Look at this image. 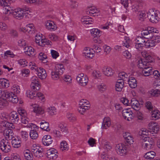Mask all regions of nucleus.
Returning <instances> with one entry per match:
<instances>
[{"label":"nucleus","mask_w":160,"mask_h":160,"mask_svg":"<svg viewBox=\"0 0 160 160\" xmlns=\"http://www.w3.org/2000/svg\"><path fill=\"white\" fill-rule=\"evenodd\" d=\"M141 54L144 58L139 60L138 64L141 63V62L142 61L143 62L142 64H144V65H151V63H152L154 59L150 54L145 50L142 51Z\"/></svg>","instance_id":"nucleus-1"},{"label":"nucleus","mask_w":160,"mask_h":160,"mask_svg":"<svg viewBox=\"0 0 160 160\" xmlns=\"http://www.w3.org/2000/svg\"><path fill=\"white\" fill-rule=\"evenodd\" d=\"M159 12L155 9H149L147 12V16L150 21L152 23H157L159 19Z\"/></svg>","instance_id":"nucleus-2"},{"label":"nucleus","mask_w":160,"mask_h":160,"mask_svg":"<svg viewBox=\"0 0 160 160\" xmlns=\"http://www.w3.org/2000/svg\"><path fill=\"white\" fill-rule=\"evenodd\" d=\"M141 63L138 64V67L139 68L143 69L142 73L144 76H149L151 75L152 72V65H144L142 64L143 62H141Z\"/></svg>","instance_id":"nucleus-3"},{"label":"nucleus","mask_w":160,"mask_h":160,"mask_svg":"<svg viewBox=\"0 0 160 160\" xmlns=\"http://www.w3.org/2000/svg\"><path fill=\"white\" fill-rule=\"evenodd\" d=\"M115 149L117 153L121 156L125 155L128 152V146L123 143L116 145Z\"/></svg>","instance_id":"nucleus-4"},{"label":"nucleus","mask_w":160,"mask_h":160,"mask_svg":"<svg viewBox=\"0 0 160 160\" xmlns=\"http://www.w3.org/2000/svg\"><path fill=\"white\" fill-rule=\"evenodd\" d=\"M35 91L28 90L26 92L27 96L31 99L42 100L44 98L43 94L41 92H35Z\"/></svg>","instance_id":"nucleus-5"},{"label":"nucleus","mask_w":160,"mask_h":160,"mask_svg":"<svg viewBox=\"0 0 160 160\" xmlns=\"http://www.w3.org/2000/svg\"><path fill=\"white\" fill-rule=\"evenodd\" d=\"M5 9L6 10L7 13L9 12L10 13H12L14 17L17 19H20L23 17L25 13L24 11L20 8L15 9L12 12H11L10 10L8 8H5Z\"/></svg>","instance_id":"nucleus-6"},{"label":"nucleus","mask_w":160,"mask_h":160,"mask_svg":"<svg viewBox=\"0 0 160 160\" xmlns=\"http://www.w3.org/2000/svg\"><path fill=\"white\" fill-rule=\"evenodd\" d=\"M0 148L2 152L8 153L10 151L11 147L8 141L3 139L0 142Z\"/></svg>","instance_id":"nucleus-7"},{"label":"nucleus","mask_w":160,"mask_h":160,"mask_svg":"<svg viewBox=\"0 0 160 160\" xmlns=\"http://www.w3.org/2000/svg\"><path fill=\"white\" fill-rule=\"evenodd\" d=\"M76 80L81 85L85 86L88 82V78L84 76L83 73H81L78 75L76 78Z\"/></svg>","instance_id":"nucleus-8"},{"label":"nucleus","mask_w":160,"mask_h":160,"mask_svg":"<svg viewBox=\"0 0 160 160\" xmlns=\"http://www.w3.org/2000/svg\"><path fill=\"white\" fill-rule=\"evenodd\" d=\"M145 141L142 144V147L146 150H149L152 149L154 145V142L153 140L148 138L145 137L144 138Z\"/></svg>","instance_id":"nucleus-9"},{"label":"nucleus","mask_w":160,"mask_h":160,"mask_svg":"<svg viewBox=\"0 0 160 160\" xmlns=\"http://www.w3.org/2000/svg\"><path fill=\"white\" fill-rule=\"evenodd\" d=\"M47 157L50 159H56L58 156V153L56 150L54 148L50 149L47 151Z\"/></svg>","instance_id":"nucleus-10"},{"label":"nucleus","mask_w":160,"mask_h":160,"mask_svg":"<svg viewBox=\"0 0 160 160\" xmlns=\"http://www.w3.org/2000/svg\"><path fill=\"white\" fill-rule=\"evenodd\" d=\"M20 115L16 112H12L9 115V119L12 122L17 123L19 120Z\"/></svg>","instance_id":"nucleus-11"},{"label":"nucleus","mask_w":160,"mask_h":160,"mask_svg":"<svg viewBox=\"0 0 160 160\" xmlns=\"http://www.w3.org/2000/svg\"><path fill=\"white\" fill-rule=\"evenodd\" d=\"M132 112L129 110L125 109L122 111V115L124 118L128 121H130L133 118Z\"/></svg>","instance_id":"nucleus-12"},{"label":"nucleus","mask_w":160,"mask_h":160,"mask_svg":"<svg viewBox=\"0 0 160 160\" xmlns=\"http://www.w3.org/2000/svg\"><path fill=\"white\" fill-rule=\"evenodd\" d=\"M99 11L98 10L93 6L89 7L86 10L87 14L93 16L99 15Z\"/></svg>","instance_id":"nucleus-13"},{"label":"nucleus","mask_w":160,"mask_h":160,"mask_svg":"<svg viewBox=\"0 0 160 160\" xmlns=\"http://www.w3.org/2000/svg\"><path fill=\"white\" fill-rule=\"evenodd\" d=\"M33 107V112L37 115L42 114L44 112V109L37 104L32 105Z\"/></svg>","instance_id":"nucleus-14"},{"label":"nucleus","mask_w":160,"mask_h":160,"mask_svg":"<svg viewBox=\"0 0 160 160\" xmlns=\"http://www.w3.org/2000/svg\"><path fill=\"white\" fill-rule=\"evenodd\" d=\"M36 43L40 46L43 47L46 43L47 40L42 38V37L40 34H37L35 37Z\"/></svg>","instance_id":"nucleus-15"},{"label":"nucleus","mask_w":160,"mask_h":160,"mask_svg":"<svg viewBox=\"0 0 160 160\" xmlns=\"http://www.w3.org/2000/svg\"><path fill=\"white\" fill-rule=\"evenodd\" d=\"M149 128L151 130V132L156 133L159 130V126L157 123L153 122H151L148 124Z\"/></svg>","instance_id":"nucleus-16"},{"label":"nucleus","mask_w":160,"mask_h":160,"mask_svg":"<svg viewBox=\"0 0 160 160\" xmlns=\"http://www.w3.org/2000/svg\"><path fill=\"white\" fill-rule=\"evenodd\" d=\"M7 96L6 99L13 103H17L18 102V98L17 96L12 92H8L7 94Z\"/></svg>","instance_id":"nucleus-17"},{"label":"nucleus","mask_w":160,"mask_h":160,"mask_svg":"<svg viewBox=\"0 0 160 160\" xmlns=\"http://www.w3.org/2000/svg\"><path fill=\"white\" fill-rule=\"evenodd\" d=\"M52 139L50 135H45L42 139V143L45 146L49 145L52 144Z\"/></svg>","instance_id":"nucleus-18"},{"label":"nucleus","mask_w":160,"mask_h":160,"mask_svg":"<svg viewBox=\"0 0 160 160\" xmlns=\"http://www.w3.org/2000/svg\"><path fill=\"white\" fill-rule=\"evenodd\" d=\"M111 124V121L110 118L108 117H105L103 119L101 128L102 129H107L110 127Z\"/></svg>","instance_id":"nucleus-19"},{"label":"nucleus","mask_w":160,"mask_h":160,"mask_svg":"<svg viewBox=\"0 0 160 160\" xmlns=\"http://www.w3.org/2000/svg\"><path fill=\"white\" fill-rule=\"evenodd\" d=\"M3 135L5 137L6 140H11L12 139L13 137L12 130L10 129L7 128L4 129L3 131Z\"/></svg>","instance_id":"nucleus-20"},{"label":"nucleus","mask_w":160,"mask_h":160,"mask_svg":"<svg viewBox=\"0 0 160 160\" xmlns=\"http://www.w3.org/2000/svg\"><path fill=\"white\" fill-rule=\"evenodd\" d=\"M85 57L87 58H92L94 56L93 49H90L89 48H85L83 52Z\"/></svg>","instance_id":"nucleus-21"},{"label":"nucleus","mask_w":160,"mask_h":160,"mask_svg":"<svg viewBox=\"0 0 160 160\" xmlns=\"http://www.w3.org/2000/svg\"><path fill=\"white\" fill-rule=\"evenodd\" d=\"M37 71L38 72V75L40 78L41 79L46 78L47 76V74L45 69L42 68L40 67L38 68Z\"/></svg>","instance_id":"nucleus-22"},{"label":"nucleus","mask_w":160,"mask_h":160,"mask_svg":"<svg viewBox=\"0 0 160 160\" xmlns=\"http://www.w3.org/2000/svg\"><path fill=\"white\" fill-rule=\"evenodd\" d=\"M130 104L132 108L136 111H138L140 108V104L139 102L134 98L131 99Z\"/></svg>","instance_id":"nucleus-23"},{"label":"nucleus","mask_w":160,"mask_h":160,"mask_svg":"<svg viewBox=\"0 0 160 160\" xmlns=\"http://www.w3.org/2000/svg\"><path fill=\"white\" fill-rule=\"evenodd\" d=\"M25 53L29 56H34L35 53L34 49L32 47L27 46L24 48Z\"/></svg>","instance_id":"nucleus-24"},{"label":"nucleus","mask_w":160,"mask_h":160,"mask_svg":"<svg viewBox=\"0 0 160 160\" xmlns=\"http://www.w3.org/2000/svg\"><path fill=\"white\" fill-rule=\"evenodd\" d=\"M123 135L125 140L128 143L130 144L133 143L134 142L133 138L132 136L130 133L126 132H124Z\"/></svg>","instance_id":"nucleus-25"},{"label":"nucleus","mask_w":160,"mask_h":160,"mask_svg":"<svg viewBox=\"0 0 160 160\" xmlns=\"http://www.w3.org/2000/svg\"><path fill=\"white\" fill-rule=\"evenodd\" d=\"M45 25L46 28L51 31H54L57 29L56 25L52 21H47Z\"/></svg>","instance_id":"nucleus-26"},{"label":"nucleus","mask_w":160,"mask_h":160,"mask_svg":"<svg viewBox=\"0 0 160 160\" xmlns=\"http://www.w3.org/2000/svg\"><path fill=\"white\" fill-rule=\"evenodd\" d=\"M128 82L129 86L132 88H135L137 86V81L133 77H129Z\"/></svg>","instance_id":"nucleus-27"},{"label":"nucleus","mask_w":160,"mask_h":160,"mask_svg":"<svg viewBox=\"0 0 160 160\" xmlns=\"http://www.w3.org/2000/svg\"><path fill=\"white\" fill-rule=\"evenodd\" d=\"M11 139L12 140V144L13 147L18 148L21 146V141L18 138H15L13 137L12 139Z\"/></svg>","instance_id":"nucleus-28"},{"label":"nucleus","mask_w":160,"mask_h":160,"mask_svg":"<svg viewBox=\"0 0 160 160\" xmlns=\"http://www.w3.org/2000/svg\"><path fill=\"white\" fill-rule=\"evenodd\" d=\"M9 81L4 78L0 79V86L2 88H7L9 87Z\"/></svg>","instance_id":"nucleus-29"},{"label":"nucleus","mask_w":160,"mask_h":160,"mask_svg":"<svg viewBox=\"0 0 160 160\" xmlns=\"http://www.w3.org/2000/svg\"><path fill=\"white\" fill-rule=\"evenodd\" d=\"M25 159L26 160H32L33 156L30 151L27 149L24 150L23 152Z\"/></svg>","instance_id":"nucleus-30"},{"label":"nucleus","mask_w":160,"mask_h":160,"mask_svg":"<svg viewBox=\"0 0 160 160\" xmlns=\"http://www.w3.org/2000/svg\"><path fill=\"white\" fill-rule=\"evenodd\" d=\"M55 70L60 75H62L65 70L63 65L62 64H58L56 65Z\"/></svg>","instance_id":"nucleus-31"},{"label":"nucleus","mask_w":160,"mask_h":160,"mask_svg":"<svg viewBox=\"0 0 160 160\" xmlns=\"http://www.w3.org/2000/svg\"><path fill=\"white\" fill-rule=\"evenodd\" d=\"M49 123L45 121H42L40 122V128L44 131H49L50 129L49 127Z\"/></svg>","instance_id":"nucleus-32"},{"label":"nucleus","mask_w":160,"mask_h":160,"mask_svg":"<svg viewBox=\"0 0 160 160\" xmlns=\"http://www.w3.org/2000/svg\"><path fill=\"white\" fill-rule=\"evenodd\" d=\"M103 72L105 75L108 77L112 75L113 73L112 69L109 67H104L103 69Z\"/></svg>","instance_id":"nucleus-33"},{"label":"nucleus","mask_w":160,"mask_h":160,"mask_svg":"<svg viewBox=\"0 0 160 160\" xmlns=\"http://www.w3.org/2000/svg\"><path fill=\"white\" fill-rule=\"evenodd\" d=\"M91 35L93 37H99L100 35V31L97 28H93L90 30Z\"/></svg>","instance_id":"nucleus-34"},{"label":"nucleus","mask_w":160,"mask_h":160,"mask_svg":"<svg viewBox=\"0 0 160 160\" xmlns=\"http://www.w3.org/2000/svg\"><path fill=\"white\" fill-rule=\"evenodd\" d=\"M151 112V117L152 119L157 120L160 118V112L158 110H153Z\"/></svg>","instance_id":"nucleus-35"},{"label":"nucleus","mask_w":160,"mask_h":160,"mask_svg":"<svg viewBox=\"0 0 160 160\" xmlns=\"http://www.w3.org/2000/svg\"><path fill=\"white\" fill-rule=\"evenodd\" d=\"M51 75L52 78L53 80H57L59 78L61 75L59 74L58 72L54 70L51 72Z\"/></svg>","instance_id":"nucleus-36"},{"label":"nucleus","mask_w":160,"mask_h":160,"mask_svg":"<svg viewBox=\"0 0 160 160\" xmlns=\"http://www.w3.org/2000/svg\"><path fill=\"white\" fill-rule=\"evenodd\" d=\"M124 85V82L123 81H117L115 85L116 89L117 91L120 92L122 91Z\"/></svg>","instance_id":"nucleus-37"},{"label":"nucleus","mask_w":160,"mask_h":160,"mask_svg":"<svg viewBox=\"0 0 160 160\" xmlns=\"http://www.w3.org/2000/svg\"><path fill=\"white\" fill-rule=\"evenodd\" d=\"M47 112L48 114L51 116L56 114L57 113L56 109L54 106H50L47 109Z\"/></svg>","instance_id":"nucleus-38"},{"label":"nucleus","mask_w":160,"mask_h":160,"mask_svg":"<svg viewBox=\"0 0 160 160\" xmlns=\"http://www.w3.org/2000/svg\"><path fill=\"white\" fill-rule=\"evenodd\" d=\"M155 155V153L152 151L147 152L144 155V157L147 159H153Z\"/></svg>","instance_id":"nucleus-39"},{"label":"nucleus","mask_w":160,"mask_h":160,"mask_svg":"<svg viewBox=\"0 0 160 160\" xmlns=\"http://www.w3.org/2000/svg\"><path fill=\"white\" fill-rule=\"evenodd\" d=\"M154 32L152 28L148 27L147 30H143L141 32V34L142 36L147 35Z\"/></svg>","instance_id":"nucleus-40"},{"label":"nucleus","mask_w":160,"mask_h":160,"mask_svg":"<svg viewBox=\"0 0 160 160\" xmlns=\"http://www.w3.org/2000/svg\"><path fill=\"white\" fill-rule=\"evenodd\" d=\"M30 86L32 89L36 92L37 91L40 89L41 86L39 82H35L34 83H31Z\"/></svg>","instance_id":"nucleus-41"},{"label":"nucleus","mask_w":160,"mask_h":160,"mask_svg":"<svg viewBox=\"0 0 160 160\" xmlns=\"http://www.w3.org/2000/svg\"><path fill=\"white\" fill-rule=\"evenodd\" d=\"M38 131L35 130H31L29 133L30 137L33 139H36L38 136Z\"/></svg>","instance_id":"nucleus-42"},{"label":"nucleus","mask_w":160,"mask_h":160,"mask_svg":"<svg viewBox=\"0 0 160 160\" xmlns=\"http://www.w3.org/2000/svg\"><path fill=\"white\" fill-rule=\"evenodd\" d=\"M58 127L60 129L61 131L65 133L68 132V129L66 124L63 122H60L58 125Z\"/></svg>","instance_id":"nucleus-43"},{"label":"nucleus","mask_w":160,"mask_h":160,"mask_svg":"<svg viewBox=\"0 0 160 160\" xmlns=\"http://www.w3.org/2000/svg\"><path fill=\"white\" fill-rule=\"evenodd\" d=\"M66 117L68 120L70 122H73L76 120V117L73 114L68 112L67 113Z\"/></svg>","instance_id":"nucleus-44"},{"label":"nucleus","mask_w":160,"mask_h":160,"mask_svg":"<svg viewBox=\"0 0 160 160\" xmlns=\"http://www.w3.org/2000/svg\"><path fill=\"white\" fill-rule=\"evenodd\" d=\"M90 105H88V106H80L79 108L78 109V112L82 114H83L87 110H88L90 108Z\"/></svg>","instance_id":"nucleus-45"},{"label":"nucleus","mask_w":160,"mask_h":160,"mask_svg":"<svg viewBox=\"0 0 160 160\" xmlns=\"http://www.w3.org/2000/svg\"><path fill=\"white\" fill-rule=\"evenodd\" d=\"M9 92H7L6 91L3 90L2 88H0V98L3 99H6L7 94Z\"/></svg>","instance_id":"nucleus-46"},{"label":"nucleus","mask_w":160,"mask_h":160,"mask_svg":"<svg viewBox=\"0 0 160 160\" xmlns=\"http://www.w3.org/2000/svg\"><path fill=\"white\" fill-rule=\"evenodd\" d=\"M119 76L120 77V78H121L122 80H123L122 81H126L127 80L128 81V79L129 78V77H130L129 76H128L127 74L124 72L120 73L119 74Z\"/></svg>","instance_id":"nucleus-47"},{"label":"nucleus","mask_w":160,"mask_h":160,"mask_svg":"<svg viewBox=\"0 0 160 160\" xmlns=\"http://www.w3.org/2000/svg\"><path fill=\"white\" fill-rule=\"evenodd\" d=\"M60 148L62 151L67 150L69 147L67 142L64 141H62L60 144Z\"/></svg>","instance_id":"nucleus-48"},{"label":"nucleus","mask_w":160,"mask_h":160,"mask_svg":"<svg viewBox=\"0 0 160 160\" xmlns=\"http://www.w3.org/2000/svg\"><path fill=\"white\" fill-rule=\"evenodd\" d=\"M47 57V55L43 52L40 53L38 56L39 59L41 60L43 63H45L47 61L46 59Z\"/></svg>","instance_id":"nucleus-49"},{"label":"nucleus","mask_w":160,"mask_h":160,"mask_svg":"<svg viewBox=\"0 0 160 160\" xmlns=\"http://www.w3.org/2000/svg\"><path fill=\"white\" fill-rule=\"evenodd\" d=\"M12 90L14 94L16 95V94L19 93L20 91V87L16 85H14L12 88Z\"/></svg>","instance_id":"nucleus-50"},{"label":"nucleus","mask_w":160,"mask_h":160,"mask_svg":"<svg viewBox=\"0 0 160 160\" xmlns=\"http://www.w3.org/2000/svg\"><path fill=\"white\" fill-rule=\"evenodd\" d=\"M145 107L149 111H152L153 110V105L152 102L149 101H147L145 103Z\"/></svg>","instance_id":"nucleus-51"},{"label":"nucleus","mask_w":160,"mask_h":160,"mask_svg":"<svg viewBox=\"0 0 160 160\" xmlns=\"http://www.w3.org/2000/svg\"><path fill=\"white\" fill-rule=\"evenodd\" d=\"M42 149H39L36 151V152L33 153L34 155L37 157L39 158L43 156V153Z\"/></svg>","instance_id":"nucleus-52"},{"label":"nucleus","mask_w":160,"mask_h":160,"mask_svg":"<svg viewBox=\"0 0 160 160\" xmlns=\"http://www.w3.org/2000/svg\"><path fill=\"white\" fill-rule=\"evenodd\" d=\"M20 133L21 137L23 140L27 141L29 137L28 133L26 131H22Z\"/></svg>","instance_id":"nucleus-53"},{"label":"nucleus","mask_w":160,"mask_h":160,"mask_svg":"<svg viewBox=\"0 0 160 160\" xmlns=\"http://www.w3.org/2000/svg\"><path fill=\"white\" fill-rule=\"evenodd\" d=\"M98 88L99 91L101 92H105L107 89L106 85L103 83L98 85Z\"/></svg>","instance_id":"nucleus-54"},{"label":"nucleus","mask_w":160,"mask_h":160,"mask_svg":"<svg viewBox=\"0 0 160 160\" xmlns=\"http://www.w3.org/2000/svg\"><path fill=\"white\" fill-rule=\"evenodd\" d=\"M135 42L144 45V43L145 42V39L144 37H138L135 40Z\"/></svg>","instance_id":"nucleus-55"},{"label":"nucleus","mask_w":160,"mask_h":160,"mask_svg":"<svg viewBox=\"0 0 160 160\" xmlns=\"http://www.w3.org/2000/svg\"><path fill=\"white\" fill-rule=\"evenodd\" d=\"M48 38L51 40L56 41L58 40V37L54 33H50L48 35Z\"/></svg>","instance_id":"nucleus-56"},{"label":"nucleus","mask_w":160,"mask_h":160,"mask_svg":"<svg viewBox=\"0 0 160 160\" xmlns=\"http://www.w3.org/2000/svg\"><path fill=\"white\" fill-rule=\"evenodd\" d=\"M21 122L25 125V126H26L27 125H28L29 124V119L28 118L27 116H24L22 117H21Z\"/></svg>","instance_id":"nucleus-57"},{"label":"nucleus","mask_w":160,"mask_h":160,"mask_svg":"<svg viewBox=\"0 0 160 160\" xmlns=\"http://www.w3.org/2000/svg\"><path fill=\"white\" fill-rule=\"evenodd\" d=\"M28 125H26V127L28 128H31L32 130L38 131L39 129V127L35 124L32 123H29V124H28Z\"/></svg>","instance_id":"nucleus-58"},{"label":"nucleus","mask_w":160,"mask_h":160,"mask_svg":"<svg viewBox=\"0 0 160 160\" xmlns=\"http://www.w3.org/2000/svg\"><path fill=\"white\" fill-rule=\"evenodd\" d=\"M64 80L67 82V84H70L72 82V78L69 75H65L64 77Z\"/></svg>","instance_id":"nucleus-59"},{"label":"nucleus","mask_w":160,"mask_h":160,"mask_svg":"<svg viewBox=\"0 0 160 160\" xmlns=\"http://www.w3.org/2000/svg\"><path fill=\"white\" fill-rule=\"evenodd\" d=\"M18 63L22 67H24L27 66V62L25 59H20L18 61Z\"/></svg>","instance_id":"nucleus-60"},{"label":"nucleus","mask_w":160,"mask_h":160,"mask_svg":"<svg viewBox=\"0 0 160 160\" xmlns=\"http://www.w3.org/2000/svg\"><path fill=\"white\" fill-rule=\"evenodd\" d=\"M93 51L96 53H98L101 52V48H100V45H94L92 47Z\"/></svg>","instance_id":"nucleus-61"},{"label":"nucleus","mask_w":160,"mask_h":160,"mask_svg":"<svg viewBox=\"0 0 160 160\" xmlns=\"http://www.w3.org/2000/svg\"><path fill=\"white\" fill-rule=\"evenodd\" d=\"M157 38V39H158L157 41H156V39H155V41L152 40H148L149 44L150 45V48L154 46L156 42L157 43L160 42V38L158 37Z\"/></svg>","instance_id":"nucleus-62"},{"label":"nucleus","mask_w":160,"mask_h":160,"mask_svg":"<svg viewBox=\"0 0 160 160\" xmlns=\"http://www.w3.org/2000/svg\"><path fill=\"white\" fill-rule=\"evenodd\" d=\"M103 145L104 148L107 151L110 150L112 148L111 145L109 142H105Z\"/></svg>","instance_id":"nucleus-63"},{"label":"nucleus","mask_w":160,"mask_h":160,"mask_svg":"<svg viewBox=\"0 0 160 160\" xmlns=\"http://www.w3.org/2000/svg\"><path fill=\"white\" fill-rule=\"evenodd\" d=\"M34 28L33 24L32 23L28 24L26 26V29H27L28 32L32 31H34Z\"/></svg>","instance_id":"nucleus-64"}]
</instances>
